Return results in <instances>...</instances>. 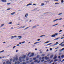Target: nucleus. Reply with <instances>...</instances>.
<instances>
[{
    "label": "nucleus",
    "instance_id": "obj_1",
    "mask_svg": "<svg viewBox=\"0 0 64 64\" xmlns=\"http://www.w3.org/2000/svg\"><path fill=\"white\" fill-rule=\"evenodd\" d=\"M15 60L16 61H17L18 60V57L17 56H16V58H14V59L13 60V62H14L15 61Z\"/></svg>",
    "mask_w": 64,
    "mask_h": 64
},
{
    "label": "nucleus",
    "instance_id": "obj_2",
    "mask_svg": "<svg viewBox=\"0 0 64 64\" xmlns=\"http://www.w3.org/2000/svg\"><path fill=\"white\" fill-rule=\"evenodd\" d=\"M58 33H56L55 34H54V35H52V37H55V36H57V35H58Z\"/></svg>",
    "mask_w": 64,
    "mask_h": 64
},
{
    "label": "nucleus",
    "instance_id": "obj_3",
    "mask_svg": "<svg viewBox=\"0 0 64 64\" xmlns=\"http://www.w3.org/2000/svg\"><path fill=\"white\" fill-rule=\"evenodd\" d=\"M34 62H35V63H36L37 62V63H39L40 62V60H39V61H38V60H35L34 61Z\"/></svg>",
    "mask_w": 64,
    "mask_h": 64
},
{
    "label": "nucleus",
    "instance_id": "obj_4",
    "mask_svg": "<svg viewBox=\"0 0 64 64\" xmlns=\"http://www.w3.org/2000/svg\"><path fill=\"white\" fill-rule=\"evenodd\" d=\"M9 60H8L6 62V63L7 64H11V62H9Z\"/></svg>",
    "mask_w": 64,
    "mask_h": 64
},
{
    "label": "nucleus",
    "instance_id": "obj_5",
    "mask_svg": "<svg viewBox=\"0 0 64 64\" xmlns=\"http://www.w3.org/2000/svg\"><path fill=\"white\" fill-rule=\"evenodd\" d=\"M21 57H20L19 61H20V62H22V60H21Z\"/></svg>",
    "mask_w": 64,
    "mask_h": 64
},
{
    "label": "nucleus",
    "instance_id": "obj_6",
    "mask_svg": "<svg viewBox=\"0 0 64 64\" xmlns=\"http://www.w3.org/2000/svg\"><path fill=\"white\" fill-rule=\"evenodd\" d=\"M26 58V55H24L22 56V58L23 59H24V58Z\"/></svg>",
    "mask_w": 64,
    "mask_h": 64
},
{
    "label": "nucleus",
    "instance_id": "obj_7",
    "mask_svg": "<svg viewBox=\"0 0 64 64\" xmlns=\"http://www.w3.org/2000/svg\"><path fill=\"white\" fill-rule=\"evenodd\" d=\"M26 16H28V14L26 13V14L25 15V17H26V18H27V17Z\"/></svg>",
    "mask_w": 64,
    "mask_h": 64
},
{
    "label": "nucleus",
    "instance_id": "obj_8",
    "mask_svg": "<svg viewBox=\"0 0 64 64\" xmlns=\"http://www.w3.org/2000/svg\"><path fill=\"white\" fill-rule=\"evenodd\" d=\"M53 56H53V54L51 55L50 57V58H52L53 57Z\"/></svg>",
    "mask_w": 64,
    "mask_h": 64
},
{
    "label": "nucleus",
    "instance_id": "obj_9",
    "mask_svg": "<svg viewBox=\"0 0 64 64\" xmlns=\"http://www.w3.org/2000/svg\"><path fill=\"white\" fill-rule=\"evenodd\" d=\"M57 58V56H55L53 58L54 59H55Z\"/></svg>",
    "mask_w": 64,
    "mask_h": 64
},
{
    "label": "nucleus",
    "instance_id": "obj_10",
    "mask_svg": "<svg viewBox=\"0 0 64 64\" xmlns=\"http://www.w3.org/2000/svg\"><path fill=\"white\" fill-rule=\"evenodd\" d=\"M2 1L3 2H6V0H2Z\"/></svg>",
    "mask_w": 64,
    "mask_h": 64
},
{
    "label": "nucleus",
    "instance_id": "obj_11",
    "mask_svg": "<svg viewBox=\"0 0 64 64\" xmlns=\"http://www.w3.org/2000/svg\"><path fill=\"white\" fill-rule=\"evenodd\" d=\"M49 58H48L47 56H46L45 57V59H46V60H48V59Z\"/></svg>",
    "mask_w": 64,
    "mask_h": 64
},
{
    "label": "nucleus",
    "instance_id": "obj_12",
    "mask_svg": "<svg viewBox=\"0 0 64 64\" xmlns=\"http://www.w3.org/2000/svg\"><path fill=\"white\" fill-rule=\"evenodd\" d=\"M29 5H32V4H29L26 5L27 6H29Z\"/></svg>",
    "mask_w": 64,
    "mask_h": 64
},
{
    "label": "nucleus",
    "instance_id": "obj_13",
    "mask_svg": "<svg viewBox=\"0 0 64 64\" xmlns=\"http://www.w3.org/2000/svg\"><path fill=\"white\" fill-rule=\"evenodd\" d=\"M15 13H16V12H13L11 14V15H14V14H15Z\"/></svg>",
    "mask_w": 64,
    "mask_h": 64
},
{
    "label": "nucleus",
    "instance_id": "obj_14",
    "mask_svg": "<svg viewBox=\"0 0 64 64\" xmlns=\"http://www.w3.org/2000/svg\"><path fill=\"white\" fill-rule=\"evenodd\" d=\"M40 42H36L35 43H34V44H37V43H40Z\"/></svg>",
    "mask_w": 64,
    "mask_h": 64
},
{
    "label": "nucleus",
    "instance_id": "obj_15",
    "mask_svg": "<svg viewBox=\"0 0 64 64\" xmlns=\"http://www.w3.org/2000/svg\"><path fill=\"white\" fill-rule=\"evenodd\" d=\"M18 38H19V39H21V38H22V36H18Z\"/></svg>",
    "mask_w": 64,
    "mask_h": 64
},
{
    "label": "nucleus",
    "instance_id": "obj_16",
    "mask_svg": "<svg viewBox=\"0 0 64 64\" xmlns=\"http://www.w3.org/2000/svg\"><path fill=\"white\" fill-rule=\"evenodd\" d=\"M39 57H40V56L38 55L37 56L36 58H38Z\"/></svg>",
    "mask_w": 64,
    "mask_h": 64
},
{
    "label": "nucleus",
    "instance_id": "obj_17",
    "mask_svg": "<svg viewBox=\"0 0 64 64\" xmlns=\"http://www.w3.org/2000/svg\"><path fill=\"white\" fill-rule=\"evenodd\" d=\"M58 61V59H56L54 60V62H56V61Z\"/></svg>",
    "mask_w": 64,
    "mask_h": 64
},
{
    "label": "nucleus",
    "instance_id": "obj_18",
    "mask_svg": "<svg viewBox=\"0 0 64 64\" xmlns=\"http://www.w3.org/2000/svg\"><path fill=\"white\" fill-rule=\"evenodd\" d=\"M44 5V3H42V4L41 6H43Z\"/></svg>",
    "mask_w": 64,
    "mask_h": 64
},
{
    "label": "nucleus",
    "instance_id": "obj_19",
    "mask_svg": "<svg viewBox=\"0 0 64 64\" xmlns=\"http://www.w3.org/2000/svg\"><path fill=\"white\" fill-rule=\"evenodd\" d=\"M4 24H2L1 25V26H0V27H2L3 26H4Z\"/></svg>",
    "mask_w": 64,
    "mask_h": 64
},
{
    "label": "nucleus",
    "instance_id": "obj_20",
    "mask_svg": "<svg viewBox=\"0 0 64 64\" xmlns=\"http://www.w3.org/2000/svg\"><path fill=\"white\" fill-rule=\"evenodd\" d=\"M47 42H46L45 43H44V44H46V43H48V42H49L48 41H47Z\"/></svg>",
    "mask_w": 64,
    "mask_h": 64
},
{
    "label": "nucleus",
    "instance_id": "obj_21",
    "mask_svg": "<svg viewBox=\"0 0 64 64\" xmlns=\"http://www.w3.org/2000/svg\"><path fill=\"white\" fill-rule=\"evenodd\" d=\"M59 38H57L55 39L54 40H58V39H59Z\"/></svg>",
    "mask_w": 64,
    "mask_h": 64
},
{
    "label": "nucleus",
    "instance_id": "obj_22",
    "mask_svg": "<svg viewBox=\"0 0 64 64\" xmlns=\"http://www.w3.org/2000/svg\"><path fill=\"white\" fill-rule=\"evenodd\" d=\"M30 27V26L26 28H25L24 30H26V29H28V28H29V27Z\"/></svg>",
    "mask_w": 64,
    "mask_h": 64
},
{
    "label": "nucleus",
    "instance_id": "obj_23",
    "mask_svg": "<svg viewBox=\"0 0 64 64\" xmlns=\"http://www.w3.org/2000/svg\"><path fill=\"white\" fill-rule=\"evenodd\" d=\"M51 44H52V43L48 44L47 45V46H48V45H51Z\"/></svg>",
    "mask_w": 64,
    "mask_h": 64
},
{
    "label": "nucleus",
    "instance_id": "obj_24",
    "mask_svg": "<svg viewBox=\"0 0 64 64\" xmlns=\"http://www.w3.org/2000/svg\"><path fill=\"white\" fill-rule=\"evenodd\" d=\"M58 19H56L54 20L53 22H55V21H57V20H58Z\"/></svg>",
    "mask_w": 64,
    "mask_h": 64
},
{
    "label": "nucleus",
    "instance_id": "obj_25",
    "mask_svg": "<svg viewBox=\"0 0 64 64\" xmlns=\"http://www.w3.org/2000/svg\"><path fill=\"white\" fill-rule=\"evenodd\" d=\"M58 19H56L54 20L53 22H55V21H57V20H58Z\"/></svg>",
    "mask_w": 64,
    "mask_h": 64
},
{
    "label": "nucleus",
    "instance_id": "obj_26",
    "mask_svg": "<svg viewBox=\"0 0 64 64\" xmlns=\"http://www.w3.org/2000/svg\"><path fill=\"white\" fill-rule=\"evenodd\" d=\"M12 23V22H10L8 23L9 24H11Z\"/></svg>",
    "mask_w": 64,
    "mask_h": 64
},
{
    "label": "nucleus",
    "instance_id": "obj_27",
    "mask_svg": "<svg viewBox=\"0 0 64 64\" xmlns=\"http://www.w3.org/2000/svg\"><path fill=\"white\" fill-rule=\"evenodd\" d=\"M26 60H29V58H26Z\"/></svg>",
    "mask_w": 64,
    "mask_h": 64
},
{
    "label": "nucleus",
    "instance_id": "obj_28",
    "mask_svg": "<svg viewBox=\"0 0 64 64\" xmlns=\"http://www.w3.org/2000/svg\"><path fill=\"white\" fill-rule=\"evenodd\" d=\"M36 59V58H33V60H35Z\"/></svg>",
    "mask_w": 64,
    "mask_h": 64
},
{
    "label": "nucleus",
    "instance_id": "obj_29",
    "mask_svg": "<svg viewBox=\"0 0 64 64\" xmlns=\"http://www.w3.org/2000/svg\"><path fill=\"white\" fill-rule=\"evenodd\" d=\"M59 3L58 2H56L55 3V4H56V5L57 4H59Z\"/></svg>",
    "mask_w": 64,
    "mask_h": 64
},
{
    "label": "nucleus",
    "instance_id": "obj_30",
    "mask_svg": "<svg viewBox=\"0 0 64 64\" xmlns=\"http://www.w3.org/2000/svg\"><path fill=\"white\" fill-rule=\"evenodd\" d=\"M31 54V52H29L28 54V56H29V55Z\"/></svg>",
    "mask_w": 64,
    "mask_h": 64
},
{
    "label": "nucleus",
    "instance_id": "obj_31",
    "mask_svg": "<svg viewBox=\"0 0 64 64\" xmlns=\"http://www.w3.org/2000/svg\"><path fill=\"white\" fill-rule=\"evenodd\" d=\"M42 56H45V54H42Z\"/></svg>",
    "mask_w": 64,
    "mask_h": 64
},
{
    "label": "nucleus",
    "instance_id": "obj_32",
    "mask_svg": "<svg viewBox=\"0 0 64 64\" xmlns=\"http://www.w3.org/2000/svg\"><path fill=\"white\" fill-rule=\"evenodd\" d=\"M52 62H53V60H51L50 62V63H52Z\"/></svg>",
    "mask_w": 64,
    "mask_h": 64
},
{
    "label": "nucleus",
    "instance_id": "obj_33",
    "mask_svg": "<svg viewBox=\"0 0 64 64\" xmlns=\"http://www.w3.org/2000/svg\"><path fill=\"white\" fill-rule=\"evenodd\" d=\"M4 50H3L2 51L0 52V53H2V52H4Z\"/></svg>",
    "mask_w": 64,
    "mask_h": 64
},
{
    "label": "nucleus",
    "instance_id": "obj_34",
    "mask_svg": "<svg viewBox=\"0 0 64 64\" xmlns=\"http://www.w3.org/2000/svg\"><path fill=\"white\" fill-rule=\"evenodd\" d=\"M58 24H56L54 25L53 26H56V25H58Z\"/></svg>",
    "mask_w": 64,
    "mask_h": 64
},
{
    "label": "nucleus",
    "instance_id": "obj_35",
    "mask_svg": "<svg viewBox=\"0 0 64 64\" xmlns=\"http://www.w3.org/2000/svg\"><path fill=\"white\" fill-rule=\"evenodd\" d=\"M10 61H12L13 60V59L12 58H11L10 59Z\"/></svg>",
    "mask_w": 64,
    "mask_h": 64
},
{
    "label": "nucleus",
    "instance_id": "obj_36",
    "mask_svg": "<svg viewBox=\"0 0 64 64\" xmlns=\"http://www.w3.org/2000/svg\"><path fill=\"white\" fill-rule=\"evenodd\" d=\"M63 13H60V14H58V15H60L61 14H62Z\"/></svg>",
    "mask_w": 64,
    "mask_h": 64
},
{
    "label": "nucleus",
    "instance_id": "obj_37",
    "mask_svg": "<svg viewBox=\"0 0 64 64\" xmlns=\"http://www.w3.org/2000/svg\"><path fill=\"white\" fill-rule=\"evenodd\" d=\"M64 57V56L63 55H62V58H63Z\"/></svg>",
    "mask_w": 64,
    "mask_h": 64
},
{
    "label": "nucleus",
    "instance_id": "obj_38",
    "mask_svg": "<svg viewBox=\"0 0 64 64\" xmlns=\"http://www.w3.org/2000/svg\"><path fill=\"white\" fill-rule=\"evenodd\" d=\"M36 26H34L32 27V28H36Z\"/></svg>",
    "mask_w": 64,
    "mask_h": 64
},
{
    "label": "nucleus",
    "instance_id": "obj_39",
    "mask_svg": "<svg viewBox=\"0 0 64 64\" xmlns=\"http://www.w3.org/2000/svg\"><path fill=\"white\" fill-rule=\"evenodd\" d=\"M63 43H64V42H62L60 44H59V45H61V44H63Z\"/></svg>",
    "mask_w": 64,
    "mask_h": 64
},
{
    "label": "nucleus",
    "instance_id": "obj_40",
    "mask_svg": "<svg viewBox=\"0 0 64 64\" xmlns=\"http://www.w3.org/2000/svg\"><path fill=\"white\" fill-rule=\"evenodd\" d=\"M11 9V8H8L7 9V10H10Z\"/></svg>",
    "mask_w": 64,
    "mask_h": 64
},
{
    "label": "nucleus",
    "instance_id": "obj_41",
    "mask_svg": "<svg viewBox=\"0 0 64 64\" xmlns=\"http://www.w3.org/2000/svg\"><path fill=\"white\" fill-rule=\"evenodd\" d=\"M17 63L18 64H20V62H19L18 61Z\"/></svg>",
    "mask_w": 64,
    "mask_h": 64
},
{
    "label": "nucleus",
    "instance_id": "obj_42",
    "mask_svg": "<svg viewBox=\"0 0 64 64\" xmlns=\"http://www.w3.org/2000/svg\"><path fill=\"white\" fill-rule=\"evenodd\" d=\"M43 36H45V35H42L40 36V37H43Z\"/></svg>",
    "mask_w": 64,
    "mask_h": 64
},
{
    "label": "nucleus",
    "instance_id": "obj_43",
    "mask_svg": "<svg viewBox=\"0 0 64 64\" xmlns=\"http://www.w3.org/2000/svg\"><path fill=\"white\" fill-rule=\"evenodd\" d=\"M34 53H32V56H34Z\"/></svg>",
    "mask_w": 64,
    "mask_h": 64
},
{
    "label": "nucleus",
    "instance_id": "obj_44",
    "mask_svg": "<svg viewBox=\"0 0 64 64\" xmlns=\"http://www.w3.org/2000/svg\"><path fill=\"white\" fill-rule=\"evenodd\" d=\"M16 47V46H14V47L13 48V49H14V48H15Z\"/></svg>",
    "mask_w": 64,
    "mask_h": 64
},
{
    "label": "nucleus",
    "instance_id": "obj_45",
    "mask_svg": "<svg viewBox=\"0 0 64 64\" xmlns=\"http://www.w3.org/2000/svg\"><path fill=\"white\" fill-rule=\"evenodd\" d=\"M17 63V62H15V64H16Z\"/></svg>",
    "mask_w": 64,
    "mask_h": 64
},
{
    "label": "nucleus",
    "instance_id": "obj_46",
    "mask_svg": "<svg viewBox=\"0 0 64 64\" xmlns=\"http://www.w3.org/2000/svg\"><path fill=\"white\" fill-rule=\"evenodd\" d=\"M62 18H60L59 19V20H62Z\"/></svg>",
    "mask_w": 64,
    "mask_h": 64
},
{
    "label": "nucleus",
    "instance_id": "obj_47",
    "mask_svg": "<svg viewBox=\"0 0 64 64\" xmlns=\"http://www.w3.org/2000/svg\"><path fill=\"white\" fill-rule=\"evenodd\" d=\"M32 55H30L29 56L30 57H32Z\"/></svg>",
    "mask_w": 64,
    "mask_h": 64
},
{
    "label": "nucleus",
    "instance_id": "obj_48",
    "mask_svg": "<svg viewBox=\"0 0 64 64\" xmlns=\"http://www.w3.org/2000/svg\"><path fill=\"white\" fill-rule=\"evenodd\" d=\"M32 60H30V62H32Z\"/></svg>",
    "mask_w": 64,
    "mask_h": 64
},
{
    "label": "nucleus",
    "instance_id": "obj_49",
    "mask_svg": "<svg viewBox=\"0 0 64 64\" xmlns=\"http://www.w3.org/2000/svg\"><path fill=\"white\" fill-rule=\"evenodd\" d=\"M64 50V48H62V49L61 50L62 51V50Z\"/></svg>",
    "mask_w": 64,
    "mask_h": 64
},
{
    "label": "nucleus",
    "instance_id": "obj_50",
    "mask_svg": "<svg viewBox=\"0 0 64 64\" xmlns=\"http://www.w3.org/2000/svg\"><path fill=\"white\" fill-rule=\"evenodd\" d=\"M7 5H10V3H8L7 4Z\"/></svg>",
    "mask_w": 64,
    "mask_h": 64
},
{
    "label": "nucleus",
    "instance_id": "obj_51",
    "mask_svg": "<svg viewBox=\"0 0 64 64\" xmlns=\"http://www.w3.org/2000/svg\"><path fill=\"white\" fill-rule=\"evenodd\" d=\"M43 61H44V60H41V62H43Z\"/></svg>",
    "mask_w": 64,
    "mask_h": 64
},
{
    "label": "nucleus",
    "instance_id": "obj_52",
    "mask_svg": "<svg viewBox=\"0 0 64 64\" xmlns=\"http://www.w3.org/2000/svg\"><path fill=\"white\" fill-rule=\"evenodd\" d=\"M25 43V42H22V44L23 43Z\"/></svg>",
    "mask_w": 64,
    "mask_h": 64
},
{
    "label": "nucleus",
    "instance_id": "obj_53",
    "mask_svg": "<svg viewBox=\"0 0 64 64\" xmlns=\"http://www.w3.org/2000/svg\"><path fill=\"white\" fill-rule=\"evenodd\" d=\"M61 31H62V30H60L59 31L60 32H61Z\"/></svg>",
    "mask_w": 64,
    "mask_h": 64
},
{
    "label": "nucleus",
    "instance_id": "obj_54",
    "mask_svg": "<svg viewBox=\"0 0 64 64\" xmlns=\"http://www.w3.org/2000/svg\"><path fill=\"white\" fill-rule=\"evenodd\" d=\"M58 58H60V56H58Z\"/></svg>",
    "mask_w": 64,
    "mask_h": 64
},
{
    "label": "nucleus",
    "instance_id": "obj_55",
    "mask_svg": "<svg viewBox=\"0 0 64 64\" xmlns=\"http://www.w3.org/2000/svg\"><path fill=\"white\" fill-rule=\"evenodd\" d=\"M40 39H38L37 40V41H40Z\"/></svg>",
    "mask_w": 64,
    "mask_h": 64
},
{
    "label": "nucleus",
    "instance_id": "obj_56",
    "mask_svg": "<svg viewBox=\"0 0 64 64\" xmlns=\"http://www.w3.org/2000/svg\"><path fill=\"white\" fill-rule=\"evenodd\" d=\"M20 28H22V26H21L20 27Z\"/></svg>",
    "mask_w": 64,
    "mask_h": 64
},
{
    "label": "nucleus",
    "instance_id": "obj_57",
    "mask_svg": "<svg viewBox=\"0 0 64 64\" xmlns=\"http://www.w3.org/2000/svg\"><path fill=\"white\" fill-rule=\"evenodd\" d=\"M33 5H34L35 6H36V4H33Z\"/></svg>",
    "mask_w": 64,
    "mask_h": 64
},
{
    "label": "nucleus",
    "instance_id": "obj_58",
    "mask_svg": "<svg viewBox=\"0 0 64 64\" xmlns=\"http://www.w3.org/2000/svg\"><path fill=\"white\" fill-rule=\"evenodd\" d=\"M3 64H6V63H5V62H4L3 63Z\"/></svg>",
    "mask_w": 64,
    "mask_h": 64
},
{
    "label": "nucleus",
    "instance_id": "obj_59",
    "mask_svg": "<svg viewBox=\"0 0 64 64\" xmlns=\"http://www.w3.org/2000/svg\"><path fill=\"white\" fill-rule=\"evenodd\" d=\"M52 50V48H50V50L51 51V50Z\"/></svg>",
    "mask_w": 64,
    "mask_h": 64
},
{
    "label": "nucleus",
    "instance_id": "obj_60",
    "mask_svg": "<svg viewBox=\"0 0 64 64\" xmlns=\"http://www.w3.org/2000/svg\"><path fill=\"white\" fill-rule=\"evenodd\" d=\"M58 0H54V1H58Z\"/></svg>",
    "mask_w": 64,
    "mask_h": 64
},
{
    "label": "nucleus",
    "instance_id": "obj_61",
    "mask_svg": "<svg viewBox=\"0 0 64 64\" xmlns=\"http://www.w3.org/2000/svg\"><path fill=\"white\" fill-rule=\"evenodd\" d=\"M23 64H26V63H25V62H23Z\"/></svg>",
    "mask_w": 64,
    "mask_h": 64
},
{
    "label": "nucleus",
    "instance_id": "obj_62",
    "mask_svg": "<svg viewBox=\"0 0 64 64\" xmlns=\"http://www.w3.org/2000/svg\"><path fill=\"white\" fill-rule=\"evenodd\" d=\"M20 45H19V44H18L16 46H19Z\"/></svg>",
    "mask_w": 64,
    "mask_h": 64
},
{
    "label": "nucleus",
    "instance_id": "obj_63",
    "mask_svg": "<svg viewBox=\"0 0 64 64\" xmlns=\"http://www.w3.org/2000/svg\"><path fill=\"white\" fill-rule=\"evenodd\" d=\"M61 2H63V0H62L61 1Z\"/></svg>",
    "mask_w": 64,
    "mask_h": 64
},
{
    "label": "nucleus",
    "instance_id": "obj_64",
    "mask_svg": "<svg viewBox=\"0 0 64 64\" xmlns=\"http://www.w3.org/2000/svg\"><path fill=\"white\" fill-rule=\"evenodd\" d=\"M64 46V44L63 45H62L61 46Z\"/></svg>",
    "mask_w": 64,
    "mask_h": 64
}]
</instances>
